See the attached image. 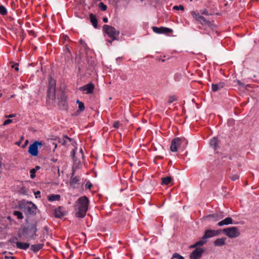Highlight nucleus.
<instances>
[{"label": "nucleus", "mask_w": 259, "mask_h": 259, "mask_svg": "<svg viewBox=\"0 0 259 259\" xmlns=\"http://www.w3.org/2000/svg\"><path fill=\"white\" fill-rule=\"evenodd\" d=\"M76 103L78 104V108L80 111H83L84 110V105L83 103L77 100Z\"/></svg>", "instance_id": "c85d7f7f"}, {"label": "nucleus", "mask_w": 259, "mask_h": 259, "mask_svg": "<svg viewBox=\"0 0 259 259\" xmlns=\"http://www.w3.org/2000/svg\"><path fill=\"white\" fill-rule=\"evenodd\" d=\"M5 258L6 259H16V257H14V256H5Z\"/></svg>", "instance_id": "37998d69"}, {"label": "nucleus", "mask_w": 259, "mask_h": 259, "mask_svg": "<svg viewBox=\"0 0 259 259\" xmlns=\"http://www.w3.org/2000/svg\"><path fill=\"white\" fill-rule=\"evenodd\" d=\"M209 144L214 149H216L218 145V140L217 138L213 137L210 140Z\"/></svg>", "instance_id": "b1692460"}, {"label": "nucleus", "mask_w": 259, "mask_h": 259, "mask_svg": "<svg viewBox=\"0 0 259 259\" xmlns=\"http://www.w3.org/2000/svg\"><path fill=\"white\" fill-rule=\"evenodd\" d=\"M109 42L110 43H111V42H112V40H111V41H109Z\"/></svg>", "instance_id": "5fc2aeb1"}, {"label": "nucleus", "mask_w": 259, "mask_h": 259, "mask_svg": "<svg viewBox=\"0 0 259 259\" xmlns=\"http://www.w3.org/2000/svg\"><path fill=\"white\" fill-rule=\"evenodd\" d=\"M173 9L176 10H184V8L182 5H179V6H175L173 7Z\"/></svg>", "instance_id": "c9c22d12"}, {"label": "nucleus", "mask_w": 259, "mask_h": 259, "mask_svg": "<svg viewBox=\"0 0 259 259\" xmlns=\"http://www.w3.org/2000/svg\"><path fill=\"white\" fill-rule=\"evenodd\" d=\"M72 156H74V155H75V152H74V150H73V151H72Z\"/></svg>", "instance_id": "3c124183"}, {"label": "nucleus", "mask_w": 259, "mask_h": 259, "mask_svg": "<svg viewBox=\"0 0 259 259\" xmlns=\"http://www.w3.org/2000/svg\"><path fill=\"white\" fill-rule=\"evenodd\" d=\"M172 258H176L177 259H184V258L182 256H181L178 253H174L172 255Z\"/></svg>", "instance_id": "f704fd0d"}, {"label": "nucleus", "mask_w": 259, "mask_h": 259, "mask_svg": "<svg viewBox=\"0 0 259 259\" xmlns=\"http://www.w3.org/2000/svg\"><path fill=\"white\" fill-rule=\"evenodd\" d=\"M42 145V142L35 141L33 144H30L28 148V152L32 156H36L38 155V147Z\"/></svg>", "instance_id": "0eeeda50"}, {"label": "nucleus", "mask_w": 259, "mask_h": 259, "mask_svg": "<svg viewBox=\"0 0 259 259\" xmlns=\"http://www.w3.org/2000/svg\"><path fill=\"white\" fill-rule=\"evenodd\" d=\"M197 247H198L197 245H196V243H195L193 245H192L190 246V248H197Z\"/></svg>", "instance_id": "79ce46f5"}, {"label": "nucleus", "mask_w": 259, "mask_h": 259, "mask_svg": "<svg viewBox=\"0 0 259 259\" xmlns=\"http://www.w3.org/2000/svg\"><path fill=\"white\" fill-rule=\"evenodd\" d=\"M68 141L71 142L72 139L67 136H64L62 139H60L59 141V142L62 145L65 146L67 145Z\"/></svg>", "instance_id": "5701e85b"}, {"label": "nucleus", "mask_w": 259, "mask_h": 259, "mask_svg": "<svg viewBox=\"0 0 259 259\" xmlns=\"http://www.w3.org/2000/svg\"><path fill=\"white\" fill-rule=\"evenodd\" d=\"M40 192L39 191H37V192L34 193V195H35V197L36 198L40 197Z\"/></svg>", "instance_id": "a19ab883"}, {"label": "nucleus", "mask_w": 259, "mask_h": 259, "mask_svg": "<svg viewBox=\"0 0 259 259\" xmlns=\"http://www.w3.org/2000/svg\"><path fill=\"white\" fill-rule=\"evenodd\" d=\"M202 14H205V15H207V12L206 10H205L202 13Z\"/></svg>", "instance_id": "49530a36"}, {"label": "nucleus", "mask_w": 259, "mask_h": 259, "mask_svg": "<svg viewBox=\"0 0 259 259\" xmlns=\"http://www.w3.org/2000/svg\"><path fill=\"white\" fill-rule=\"evenodd\" d=\"M13 214L16 216L19 219H22L23 218L22 213L20 211L15 210L14 211Z\"/></svg>", "instance_id": "cd10ccee"}, {"label": "nucleus", "mask_w": 259, "mask_h": 259, "mask_svg": "<svg viewBox=\"0 0 259 259\" xmlns=\"http://www.w3.org/2000/svg\"><path fill=\"white\" fill-rule=\"evenodd\" d=\"M230 178L232 181H236V180H238L239 178V176L237 174H233L231 175Z\"/></svg>", "instance_id": "473e14b6"}, {"label": "nucleus", "mask_w": 259, "mask_h": 259, "mask_svg": "<svg viewBox=\"0 0 259 259\" xmlns=\"http://www.w3.org/2000/svg\"><path fill=\"white\" fill-rule=\"evenodd\" d=\"M79 181L80 178L77 176L73 177V173H72L70 179V185L71 187L75 188L76 187V185L79 184Z\"/></svg>", "instance_id": "2eb2a0df"}, {"label": "nucleus", "mask_w": 259, "mask_h": 259, "mask_svg": "<svg viewBox=\"0 0 259 259\" xmlns=\"http://www.w3.org/2000/svg\"><path fill=\"white\" fill-rule=\"evenodd\" d=\"M36 225L35 223L31 224L23 229L22 234L28 240L33 239L36 236Z\"/></svg>", "instance_id": "7ed1b4c3"}, {"label": "nucleus", "mask_w": 259, "mask_h": 259, "mask_svg": "<svg viewBox=\"0 0 259 259\" xmlns=\"http://www.w3.org/2000/svg\"><path fill=\"white\" fill-rule=\"evenodd\" d=\"M226 238H222L217 239L213 242V244L216 246H220L225 244Z\"/></svg>", "instance_id": "412c9836"}, {"label": "nucleus", "mask_w": 259, "mask_h": 259, "mask_svg": "<svg viewBox=\"0 0 259 259\" xmlns=\"http://www.w3.org/2000/svg\"><path fill=\"white\" fill-rule=\"evenodd\" d=\"M224 218V215L222 213H214L205 216L204 219H208L214 222H217L218 220H221Z\"/></svg>", "instance_id": "f8f14e48"}, {"label": "nucleus", "mask_w": 259, "mask_h": 259, "mask_svg": "<svg viewBox=\"0 0 259 259\" xmlns=\"http://www.w3.org/2000/svg\"><path fill=\"white\" fill-rule=\"evenodd\" d=\"M15 240H17V238H13V239H11V240H10V242H12H12H14V240H15Z\"/></svg>", "instance_id": "09e8293b"}, {"label": "nucleus", "mask_w": 259, "mask_h": 259, "mask_svg": "<svg viewBox=\"0 0 259 259\" xmlns=\"http://www.w3.org/2000/svg\"><path fill=\"white\" fill-rule=\"evenodd\" d=\"M7 13V10L3 5L0 6V14L2 15H5Z\"/></svg>", "instance_id": "c756f323"}, {"label": "nucleus", "mask_w": 259, "mask_h": 259, "mask_svg": "<svg viewBox=\"0 0 259 259\" xmlns=\"http://www.w3.org/2000/svg\"><path fill=\"white\" fill-rule=\"evenodd\" d=\"M48 97L49 99L54 100L56 99V81L50 78L48 88Z\"/></svg>", "instance_id": "39448f33"}, {"label": "nucleus", "mask_w": 259, "mask_h": 259, "mask_svg": "<svg viewBox=\"0 0 259 259\" xmlns=\"http://www.w3.org/2000/svg\"><path fill=\"white\" fill-rule=\"evenodd\" d=\"M207 242V240L205 239H203V237L201 238V240H200L199 241H197L196 243V245H197L198 246H203V245H204L205 244H206Z\"/></svg>", "instance_id": "bb28decb"}, {"label": "nucleus", "mask_w": 259, "mask_h": 259, "mask_svg": "<svg viewBox=\"0 0 259 259\" xmlns=\"http://www.w3.org/2000/svg\"><path fill=\"white\" fill-rule=\"evenodd\" d=\"M153 31L156 33H167L172 32V29L166 27H157L154 26L152 27Z\"/></svg>", "instance_id": "ddd939ff"}, {"label": "nucleus", "mask_w": 259, "mask_h": 259, "mask_svg": "<svg viewBox=\"0 0 259 259\" xmlns=\"http://www.w3.org/2000/svg\"><path fill=\"white\" fill-rule=\"evenodd\" d=\"M177 98L175 96H171L168 97V103H171L174 101H176Z\"/></svg>", "instance_id": "72a5a7b5"}, {"label": "nucleus", "mask_w": 259, "mask_h": 259, "mask_svg": "<svg viewBox=\"0 0 259 259\" xmlns=\"http://www.w3.org/2000/svg\"><path fill=\"white\" fill-rule=\"evenodd\" d=\"M225 85V83L223 82H219L217 84H211V89L213 92H217L220 89L223 88Z\"/></svg>", "instance_id": "a211bd4d"}, {"label": "nucleus", "mask_w": 259, "mask_h": 259, "mask_svg": "<svg viewBox=\"0 0 259 259\" xmlns=\"http://www.w3.org/2000/svg\"><path fill=\"white\" fill-rule=\"evenodd\" d=\"M161 180H162V183H161L162 185H167L169 183H170V182H171L172 178L170 177H166L162 178L161 179Z\"/></svg>", "instance_id": "393cba45"}, {"label": "nucleus", "mask_w": 259, "mask_h": 259, "mask_svg": "<svg viewBox=\"0 0 259 259\" xmlns=\"http://www.w3.org/2000/svg\"><path fill=\"white\" fill-rule=\"evenodd\" d=\"M95 88V85L92 83H89L85 84L79 88V90L81 91H85L86 94H91L93 92Z\"/></svg>", "instance_id": "9b49d317"}, {"label": "nucleus", "mask_w": 259, "mask_h": 259, "mask_svg": "<svg viewBox=\"0 0 259 259\" xmlns=\"http://www.w3.org/2000/svg\"><path fill=\"white\" fill-rule=\"evenodd\" d=\"M89 200L87 196H83L79 197L76 204V216L78 218H84L88 210Z\"/></svg>", "instance_id": "f257e3e1"}, {"label": "nucleus", "mask_w": 259, "mask_h": 259, "mask_svg": "<svg viewBox=\"0 0 259 259\" xmlns=\"http://www.w3.org/2000/svg\"><path fill=\"white\" fill-rule=\"evenodd\" d=\"M204 250L201 248H196L190 254V259H200Z\"/></svg>", "instance_id": "1a4fd4ad"}, {"label": "nucleus", "mask_w": 259, "mask_h": 259, "mask_svg": "<svg viewBox=\"0 0 259 259\" xmlns=\"http://www.w3.org/2000/svg\"><path fill=\"white\" fill-rule=\"evenodd\" d=\"M90 19L93 26L97 28L98 27V21L95 15L91 13L90 14Z\"/></svg>", "instance_id": "aec40b11"}, {"label": "nucleus", "mask_w": 259, "mask_h": 259, "mask_svg": "<svg viewBox=\"0 0 259 259\" xmlns=\"http://www.w3.org/2000/svg\"><path fill=\"white\" fill-rule=\"evenodd\" d=\"M28 204L24 207V211L26 213L33 214H35L36 210V206L32 202H28Z\"/></svg>", "instance_id": "6e6552de"}, {"label": "nucleus", "mask_w": 259, "mask_h": 259, "mask_svg": "<svg viewBox=\"0 0 259 259\" xmlns=\"http://www.w3.org/2000/svg\"><path fill=\"white\" fill-rule=\"evenodd\" d=\"M99 7L102 11H105L107 10V6L103 2L99 3Z\"/></svg>", "instance_id": "7c9ffc66"}, {"label": "nucleus", "mask_w": 259, "mask_h": 259, "mask_svg": "<svg viewBox=\"0 0 259 259\" xmlns=\"http://www.w3.org/2000/svg\"><path fill=\"white\" fill-rule=\"evenodd\" d=\"M94 259H100V258L97 257V258H95Z\"/></svg>", "instance_id": "6e6d98bb"}, {"label": "nucleus", "mask_w": 259, "mask_h": 259, "mask_svg": "<svg viewBox=\"0 0 259 259\" xmlns=\"http://www.w3.org/2000/svg\"><path fill=\"white\" fill-rule=\"evenodd\" d=\"M108 18H106V17H104V18H103V22H104V23H107V22H108Z\"/></svg>", "instance_id": "c03bdc74"}, {"label": "nucleus", "mask_w": 259, "mask_h": 259, "mask_svg": "<svg viewBox=\"0 0 259 259\" xmlns=\"http://www.w3.org/2000/svg\"><path fill=\"white\" fill-rule=\"evenodd\" d=\"M45 229L46 230H47V227H45Z\"/></svg>", "instance_id": "864d4df0"}, {"label": "nucleus", "mask_w": 259, "mask_h": 259, "mask_svg": "<svg viewBox=\"0 0 259 259\" xmlns=\"http://www.w3.org/2000/svg\"><path fill=\"white\" fill-rule=\"evenodd\" d=\"M12 122V119H7L4 122L3 125H8V124L11 123Z\"/></svg>", "instance_id": "4c0bfd02"}, {"label": "nucleus", "mask_w": 259, "mask_h": 259, "mask_svg": "<svg viewBox=\"0 0 259 259\" xmlns=\"http://www.w3.org/2000/svg\"><path fill=\"white\" fill-rule=\"evenodd\" d=\"M93 186V185L92 184V183L88 181L87 182L86 184H85V188L87 189H91V188Z\"/></svg>", "instance_id": "e433bc0d"}, {"label": "nucleus", "mask_w": 259, "mask_h": 259, "mask_svg": "<svg viewBox=\"0 0 259 259\" xmlns=\"http://www.w3.org/2000/svg\"><path fill=\"white\" fill-rule=\"evenodd\" d=\"M219 234V231L213 230H207L205 231L203 235V239L207 240V239L218 236Z\"/></svg>", "instance_id": "9d476101"}, {"label": "nucleus", "mask_w": 259, "mask_h": 259, "mask_svg": "<svg viewBox=\"0 0 259 259\" xmlns=\"http://www.w3.org/2000/svg\"><path fill=\"white\" fill-rule=\"evenodd\" d=\"M44 246V244L39 243L31 246V249L34 252H37L39 250Z\"/></svg>", "instance_id": "4be33fe9"}, {"label": "nucleus", "mask_w": 259, "mask_h": 259, "mask_svg": "<svg viewBox=\"0 0 259 259\" xmlns=\"http://www.w3.org/2000/svg\"><path fill=\"white\" fill-rule=\"evenodd\" d=\"M65 215L64 211L62 210V207H59L54 210V215L56 218H60Z\"/></svg>", "instance_id": "dca6fc26"}, {"label": "nucleus", "mask_w": 259, "mask_h": 259, "mask_svg": "<svg viewBox=\"0 0 259 259\" xmlns=\"http://www.w3.org/2000/svg\"><path fill=\"white\" fill-rule=\"evenodd\" d=\"M193 17L196 21H199L202 25H209L210 24L208 20H207L204 17L200 15L199 14L194 13L193 14Z\"/></svg>", "instance_id": "4468645a"}, {"label": "nucleus", "mask_w": 259, "mask_h": 259, "mask_svg": "<svg viewBox=\"0 0 259 259\" xmlns=\"http://www.w3.org/2000/svg\"><path fill=\"white\" fill-rule=\"evenodd\" d=\"M35 172L36 170L35 168H32L30 169V178L31 179H34L35 177Z\"/></svg>", "instance_id": "2f4dec72"}, {"label": "nucleus", "mask_w": 259, "mask_h": 259, "mask_svg": "<svg viewBox=\"0 0 259 259\" xmlns=\"http://www.w3.org/2000/svg\"><path fill=\"white\" fill-rule=\"evenodd\" d=\"M103 30L112 40L116 39V37L119 34V31L112 26L104 25L103 26Z\"/></svg>", "instance_id": "20e7f679"}, {"label": "nucleus", "mask_w": 259, "mask_h": 259, "mask_svg": "<svg viewBox=\"0 0 259 259\" xmlns=\"http://www.w3.org/2000/svg\"><path fill=\"white\" fill-rule=\"evenodd\" d=\"M188 143L187 140L184 137L176 138L171 142L170 150L172 152H176L178 148L185 149L187 146Z\"/></svg>", "instance_id": "f03ea898"}, {"label": "nucleus", "mask_w": 259, "mask_h": 259, "mask_svg": "<svg viewBox=\"0 0 259 259\" xmlns=\"http://www.w3.org/2000/svg\"><path fill=\"white\" fill-rule=\"evenodd\" d=\"M60 198V195L58 194H52L48 196V200L50 201L59 200Z\"/></svg>", "instance_id": "a878e982"}, {"label": "nucleus", "mask_w": 259, "mask_h": 259, "mask_svg": "<svg viewBox=\"0 0 259 259\" xmlns=\"http://www.w3.org/2000/svg\"><path fill=\"white\" fill-rule=\"evenodd\" d=\"M16 246L18 248L26 250L30 246V244L26 242H17Z\"/></svg>", "instance_id": "6ab92c4d"}, {"label": "nucleus", "mask_w": 259, "mask_h": 259, "mask_svg": "<svg viewBox=\"0 0 259 259\" xmlns=\"http://www.w3.org/2000/svg\"><path fill=\"white\" fill-rule=\"evenodd\" d=\"M2 93H0V98L2 97Z\"/></svg>", "instance_id": "603ef678"}, {"label": "nucleus", "mask_w": 259, "mask_h": 259, "mask_svg": "<svg viewBox=\"0 0 259 259\" xmlns=\"http://www.w3.org/2000/svg\"><path fill=\"white\" fill-rule=\"evenodd\" d=\"M120 125V123L119 121H115L114 122L113 126L115 128H118Z\"/></svg>", "instance_id": "58836bf2"}, {"label": "nucleus", "mask_w": 259, "mask_h": 259, "mask_svg": "<svg viewBox=\"0 0 259 259\" xmlns=\"http://www.w3.org/2000/svg\"><path fill=\"white\" fill-rule=\"evenodd\" d=\"M11 67L13 68H14L15 70L17 71H18L19 70V67H18V64H13L11 66Z\"/></svg>", "instance_id": "ea45409f"}, {"label": "nucleus", "mask_w": 259, "mask_h": 259, "mask_svg": "<svg viewBox=\"0 0 259 259\" xmlns=\"http://www.w3.org/2000/svg\"><path fill=\"white\" fill-rule=\"evenodd\" d=\"M237 82L238 83V84L240 85H243V84L242 83H241L240 81L238 80L237 81Z\"/></svg>", "instance_id": "8fccbe9b"}, {"label": "nucleus", "mask_w": 259, "mask_h": 259, "mask_svg": "<svg viewBox=\"0 0 259 259\" xmlns=\"http://www.w3.org/2000/svg\"><path fill=\"white\" fill-rule=\"evenodd\" d=\"M40 166H36L34 168H35V170H38V169H40Z\"/></svg>", "instance_id": "de8ad7c7"}, {"label": "nucleus", "mask_w": 259, "mask_h": 259, "mask_svg": "<svg viewBox=\"0 0 259 259\" xmlns=\"http://www.w3.org/2000/svg\"><path fill=\"white\" fill-rule=\"evenodd\" d=\"M223 232L229 238H236L240 235V232L236 227H231L224 229Z\"/></svg>", "instance_id": "423d86ee"}, {"label": "nucleus", "mask_w": 259, "mask_h": 259, "mask_svg": "<svg viewBox=\"0 0 259 259\" xmlns=\"http://www.w3.org/2000/svg\"><path fill=\"white\" fill-rule=\"evenodd\" d=\"M233 224V220L230 217H228L225 219L223 220H222L221 221L219 222L218 223V225L219 226H222L224 225H228L229 224Z\"/></svg>", "instance_id": "f3484780"}, {"label": "nucleus", "mask_w": 259, "mask_h": 259, "mask_svg": "<svg viewBox=\"0 0 259 259\" xmlns=\"http://www.w3.org/2000/svg\"><path fill=\"white\" fill-rule=\"evenodd\" d=\"M15 116V115L14 114H10L9 115L6 116V117H13Z\"/></svg>", "instance_id": "a18cd8bd"}]
</instances>
